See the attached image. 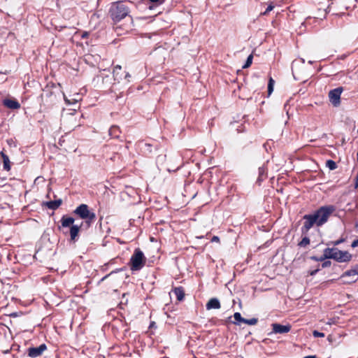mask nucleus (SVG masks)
I'll return each instance as SVG.
<instances>
[{"label":"nucleus","instance_id":"2f4dec72","mask_svg":"<svg viewBox=\"0 0 358 358\" xmlns=\"http://www.w3.org/2000/svg\"><path fill=\"white\" fill-rule=\"evenodd\" d=\"M319 271H320V268H316L315 270L310 271L309 272V274H310V275H315Z\"/></svg>","mask_w":358,"mask_h":358},{"label":"nucleus","instance_id":"58836bf2","mask_svg":"<svg viewBox=\"0 0 358 358\" xmlns=\"http://www.w3.org/2000/svg\"><path fill=\"white\" fill-rule=\"evenodd\" d=\"M357 274H358V271H357Z\"/></svg>","mask_w":358,"mask_h":358},{"label":"nucleus","instance_id":"aec40b11","mask_svg":"<svg viewBox=\"0 0 358 358\" xmlns=\"http://www.w3.org/2000/svg\"><path fill=\"white\" fill-rule=\"evenodd\" d=\"M357 274V270H355V269L348 270L342 274V275L341 276V279H343L344 278L348 277V276H355Z\"/></svg>","mask_w":358,"mask_h":358},{"label":"nucleus","instance_id":"a211bd4d","mask_svg":"<svg viewBox=\"0 0 358 358\" xmlns=\"http://www.w3.org/2000/svg\"><path fill=\"white\" fill-rule=\"evenodd\" d=\"M121 131L117 126H112L109 129V134L113 138H117Z\"/></svg>","mask_w":358,"mask_h":358},{"label":"nucleus","instance_id":"f8f14e48","mask_svg":"<svg viewBox=\"0 0 358 358\" xmlns=\"http://www.w3.org/2000/svg\"><path fill=\"white\" fill-rule=\"evenodd\" d=\"M3 105L10 109L15 110L20 108V103L15 99H5Z\"/></svg>","mask_w":358,"mask_h":358},{"label":"nucleus","instance_id":"f03ea898","mask_svg":"<svg viewBox=\"0 0 358 358\" xmlns=\"http://www.w3.org/2000/svg\"><path fill=\"white\" fill-rule=\"evenodd\" d=\"M130 13L128 3L124 1L113 2L109 9V16L116 23L125 18Z\"/></svg>","mask_w":358,"mask_h":358},{"label":"nucleus","instance_id":"bb28decb","mask_svg":"<svg viewBox=\"0 0 358 358\" xmlns=\"http://www.w3.org/2000/svg\"><path fill=\"white\" fill-rule=\"evenodd\" d=\"M155 6H159L163 4L166 0H149Z\"/></svg>","mask_w":358,"mask_h":358},{"label":"nucleus","instance_id":"c756f323","mask_svg":"<svg viewBox=\"0 0 358 358\" xmlns=\"http://www.w3.org/2000/svg\"><path fill=\"white\" fill-rule=\"evenodd\" d=\"M329 257H331V255H324L323 254V255H322L321 257H319L318 260H319V262H323L326 259H328Z\"/></svg>","mask_w":358,"mask_h":358},{"label":"nucleus","instance_id":"39448f33","mask_svg":"<svg viewBox=\"0 0 358 358\" xmlns=\"http://www.w3.org/2000/svg\"><path fill=\"white\" fill-rule=\"evenodd\" d=\"M146 262L147 259L143 252L138 248L134 250V253L130 258L129 266L131 271H138L145 266Z\"/></svg>","mask_w":358,"mask_h":358},{"label":"nucleus","instance_id":"1a4fd4ad","mask_svg":"<svg viewBox=\"0 0 358 358\" xmlns=\"http://www.w3.org/2000/svg\"><path fill=\"white\" fill-rule=\"evenodd\" d=\"M113 75L114 80L117 82H120L123 78L127 79V78L130 77L129 73L123 71L120 65H116L114 66Z\"/></svg>","mask_w":358,"mask_h":358},{"label":"nucleus","instance_id":"6ab92c4d","mask_svg":"<svg viewBox=\"0 0 358 358\" xmlns=\"http://www.w3.org/2000/svg\"><path fill=\"white\" fill-rule=\"evenodd\" d=\"M258 171H259V177L257 179L258 182H261L266 178L267 173H266V169L265 167H264V166L259 167L258 169Z\"/></svg>","mask_w":358,"mask_h":358},{"label":"nucleus","instance_id":"cd10ccee","mask_svg":"<svg viewBox=\"0 0 358 358\" xmlns=\"http://www.w3.org/2000/svg\"><path fill=\"white\" fill-rule=\"evenodd\" d=\"M331 262L330 261H324L322 264V268H327V267H329L331 266Z\"/></svg>","mask_w":358,"mask_h":358},{"label":"nucleus","instance_id":"9b49d317","mask_svg":"<svg viewBox=\"0 0 358 358\" xmlns=\"http://www.w3.org/2000/svg\"><path fill=\"white\" fill-rule=\"evenodd\" d=\"M272 330L273 333L275 334H285L288 333L291 330V325L287 324V325H282L278 323H273L272 324Z\"/></svg>","mask_w":358,"mask_h":358},{"label":"nucleus","instance_id":"20e7f679","mask_svg":"<svg viewBox=\"0 0 358 358\" xmlns=\"http://www.w3.org/2000/svg\"><path fill=\"white\" fill-rule=\"evenodd\" d=\"M75 219L72 217L64 215L62 217L60 222L61 227L63 228L70 227V241L76 243L79 238V232L80 231L83 223L80 225L73 224Z\"/></svg>","mask_w":358,"mask_h":358},{"label":"nucleus","instance_id":"0eeeda50","mask_svg":"<svg viewBox=\"0 0 358 358\" xmlns=\"http://www.w3.org/2000/svg\"><path fill=\"white\" fill-rule=\"evenodd\" d=\"M333 256V259L338 262H349L351 261L352 255L348 251L340 250L336 248V251Z\"/></svg>","mask_w":358,"mask_h":358},{"label":"nucleus","instance_id":"393cba45","mask_svg":"<svg viewBox=\"0 0 358 358\" xmlns=\"http://www.w3.org/2000/svg\"><path fill=\"white\" fill-rule=\"evenodd\" d=\"M274 8V5L273 3H271L266 10L263 13H262V15H267L270 11H271Z\"/></svg>","mask_w":358,"mask_h":358},{"label":"nucleus","instance_id":"c85d7f7f","mask_svg":"<svg viewBox=\"0 0 358 358\" xmlns=\"http://www.w3.org/2000/svg\"><path fill=\"white\" fill-rule=\"evenodd\" d=\"M343 241H344L343 238H340V239H338V240H337L336 241L332 242V244H333V245L336 246V245H338L341 244Z\"/></svg>","mask_w":358,"mask_h":358},{"label":"nucleus","instance_id":"2eb2a0df","mask_svg":"<svg viewBox=\"0 0 358 358\" xmlns=\"http://www.w3.org/2000/svg\"><path fill=\"white\" fill-rule=\"evenodd\" d=\"M173 292L176 295L177 300L179 301H182L185 299V289L182 286L176 287L173 289Z\"/></svg>","mask_w":358,"mask_h":358},{"label":"nucleus","instance_id":"7c9ffc66","mask_svg":"<svg viewBox=\"0 0 358 358\" xmlns=\"http://www.w3.org/2000/svg\"><path fill=\"white\" fill-rule=\"evenodd\" d=\"M211 242L220 243V238L217 236H214L211 238Z\"/></svg>","mask_w":358,"mask_h":358},{"label":"nucleus","instance_id":"4c0bfd02","mask_svg":"<svg viewBox=\"0 0 358 358\" xmlns=\"http://www.w3.org/2000/svg\"><path fill=\"white\" fill-rule=\"evenodd\" d=\"M327 324H332V322H331V321H329V322H327Z\"/></svg>","mask_w":358,"mask_h":358},{"label":"nucleus","instance_id":"a878e982","mask_svg":"<svg viewBox=\"0 0 358 358\" xmlns=\"http://www.w3.org/2000/svg\"><path fill=\"white\" fill-rule=\"evenodd\" d=\"M313 335L315 338H323V337H324V333L320 332V331H316V330L313 331Z\"/></svg>","mask_w":358,"mask_h":358},{"label":"nucleus","instance_id":"6e6552de","mask_svg":"<svg viewBox=\"0 0 358 358\" xmlns=\"http://www.w3.org/2000/svg\"><path fill=\"white\" fill-rule=\"evenodd\" d=\"M47 350V345L45 343L40 345L38 347H31L27 350V355L31 358H36L42 355Z\"/></svg>","mask_w":358,"mask_h":358},{"label":"nucleus","instance_id":"f257e3e1","mask_svg":"<svg viewBox=\"0 0 358 358\" xmlns=\"http://www.w3.org/2000/svg\"><path fill=\"white\" fill-rule=\"evenodd\" d=\"M336 210L333 205L320 207L312 214L303 216V226L301 228V234H306L314 226L322 227L329 220L330 215Z\"/></svg>","mask_w":358,"mask_h":358},{"label":"nucleus","instance_id":"b1692460","mask_svg":"<svg viewBox=\"0 0 358 358\" xmlns=\"http://www.w3.org/2000/svg\"><path fill=\"white\" fill-rule=\"evenodd\" d=\"M274 80L272 78H270L268 83V93L270 95L273 91Z\"/></svg>","mask_w":358,"mask_h":358},{"label":"nucleus","instance_id":"dca6fc26","mask_svg":"<svg viewBox=\"0 0 358 358\" xmlns=\"http://www.w3.org/2000/svg\"><path fill=\"white\" fill-rule=\"evenodd\" d=\"M302 239L298 243V246L300 248H306L310 243V238L308 237V232L306 234H301Z\"/></svg>","mask_w":358,"mask_h":358},{"label":"nucleus","instance_id":"f3484780","mask_svg":"<svg viewBox=\"0 0 358 358\" xmlns=\"http://www.w3.org/2000/svg\"><path fill=\"white\" fill-rule=\"evenodd\" d=\"M1 157L2 158L3 164V169L9 171L10 170V162L9 157L4 152H1Z\"/></svg>","mask_w":358,"mask_h":358},{"label":"nucleus","instance_id":"7ed1b4c3","mask_svg":"<svg viewBox=\"0 0 358 358\" xmlns=\"http://www.w3.org/2000/svg\"><path fill=\"white\" fill-rule=\"evenodd\" d=\"M73 213L83 220L84 221L82 223L87 228L91 227L92 224L96 220V214L90 211L89 206L85 203L79 205L73 211Z\"/></svg>","mask_w":358,"mask_h":358},{"label":"nucleus","instance_id":"f704fd0d","mask_svg":"<svg viewBox=\"0 0 358 358\" xmlns=\"http://www.w3.org/2000/svg\"><path fill=\"white\" fill-rule=\"evenodd\" d=\"M310 259L314 261L319 262V260H318L319 257H317L316 256H312V257H310Z\"/></svg>","mask_w":358,"mask_h":358},{"label":"nucleus","instance_id":"5701e85b","mask_svg":"<svg viewBox=\"0 0 358 358\" xmlns=\"http://www.w3.org/2000/svg\"><path fill=\"white\" fill-rule=\"evenodd\" d=\"M252 59H253V55L251 54L248 57L245 64L243 66V69H247V68L250 67L252 63Z\"/></svg>","mask_w":358,"mask_h":358},{"label":"nucleus","instance_id":"412c9836","mask_svg":"<svg viewBox=\"0 0 358 358\" xmlns=\"http://www.w3.org/2000/svg\"><path fill=\"white\" fill-rule=\"evenodd\" d=\"M326 166L331 171L337 168L336 163L331 159H329L326 162Z\"/></svg>","mask_w":358,"mask_h":358},{"label":"nucleus","instance_id":"4468645a","mask_svg":"<svg viewBox=\"0 0 358 358\" xmlns=\"http://www.w3.org/2000/svg\"><path fill=\"white\" fill-rule=\"evenodd\" d=\"M206 307L207 310L220 309L221 304L217 298H212L207 302Z\"/></svg>","mask_w":358,"mask_h":358},{"label":"nucleus","instance_id":"9d476101","mask_svg":"<svg viewBox=\"0 0 358 358\" xmlns=\"http://www.w3.org/2000/svg\"><path fill=\"white\" fill-rule=\"evenodd\" d=\"M235 322H232L234 324H238L239 323H244L248 325H255L258 322L257 318L245 319L243 318L240 313H235L234 315Z\"/></svg>","mask_w":358,"mask_h":358},{"label":"nucleus","instance_id":"ddd939ff","mask_svg":"<svg viewBox=\"0 0 358 358\" xmlns=\"http://www.w3.org/2000/svg\"><path fill=\"white\" fill-rule=\"evenodd\" d=\"M62 203V200L61 199L55 200V201H44L42 203V206L47 207L49 209L51 210H57Z\"/></svg>","mask_w":358,"mask_h":358},{"label":"nucleus","instance_id":"72a5a7b5","mask_svg":"<svg viewBox=\"0 0 358 358\" xmlns=\"http://www.w3.org/2000/svg\"><path fill=\"white\" fill-rule=\"evenodd\" d=\"M355 281H356V280H349V281L348 280V281L343 280V283L344 284H350V283L354 282Z\"/></svg>","mask_w":358,"mask_h":358},{"label":"nucleus","instance_id":"4be33fe9","mask_svg":"<svg viewBox=\"0 0 358 358\" xmlns=\"http://www.w3.org/2000/svg\"><path fill=\"white\" fill-rule=\"evenodd\" d=\"M335 251H336L335 248H327L324 249V255H334ZM328 259H333V256L329 257Z\"/></svg>","mask_w":358,"mask_h":358},{"label":"nucleus","instance_id":"e433bc0d","mask_svg":"<svg viewBox=\"0 0 358 358\" xmlns=\"http://www.w3.org/2000/svg\"><path fill=\"white\" fill-rule=\"evenodd\" d=\"M107 277H108V275L104 276V277L101 279V280H104V279H106Z\"/></svg>","mask_w":358,"mask_h":358},{"label":"nucleus","instance_id":"423d86ee","mask_svg":"<svg viewBox=\"0 0 358 358\" xmlns=\"http://www.w3.org/2000/svg\"><path fill=\"white\" fill-rule=\"evenodd\" d=\"M343 92V88L342 87H339L337 88H335L334 90H331L329 92V101L331 103V104L335 106L338 107L341 104V95L342 92Z\"/></svg>","mask_w":358,"mask_h":358},{"label":"nucleus","instance_id":"473e14b6","mask_svg":"<svg viewBox=\"0 0 358 358\" xmlns=\"http://www.w3.org/2000/svg\"><path fill=\"white\" fill-rule=\"evenodd\" d=\"M351 246L352 248L358 247V238L352 241Z\"/></svg>","mask_w":358,"mask_h":358},{"label":"nucleus","instance_id":"c9c22d12","mask_svg":"<svg viewBox=\"0 0 358 358\" xmlns=\"http://www.w3.org/2000/svg\"><path fill=\"white\" fill-rule=\"evenodd\" d=\"M88 33L87 32H84L82 35V38H87L88 36Z\"/></svg>","mask_w":358,"mask_h":358}]
</instances>
